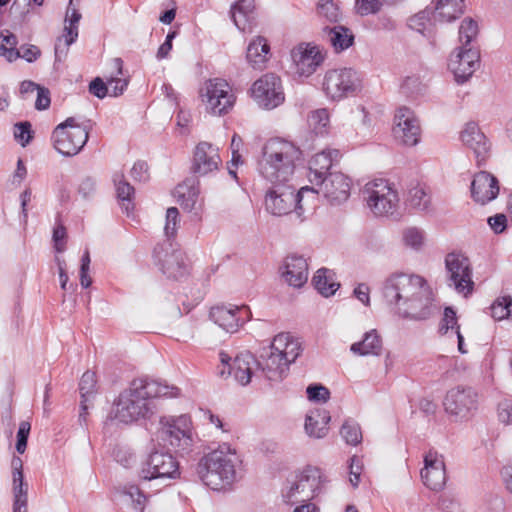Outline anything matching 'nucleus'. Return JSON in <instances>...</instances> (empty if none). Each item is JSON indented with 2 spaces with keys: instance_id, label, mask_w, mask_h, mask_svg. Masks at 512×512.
<instances>
[{
  "instance_id": "obj_1",
  "label": "nucleus",
  "mask_w": 512,
  "mask_h": 512,
  "mask_svg": "<svg viewBox=\"0 0 512 512\" xmlns=\"http://www.w3.org/2000/svg\"><path fill=\"white\" fill-rule=\"evenodd\" d=\"M301 155V150L292 142L272 138L264 144L257 168L267 181L291 180Z\"/></svg>"
},
{
  "instance_id": "obj_2",
  "label": "nucleus",
  "mask_w": 512,
  "mask_h": 512,
  "mask_svg": "<svg viewBox=\"0 0 512 512\" xmlns=\"http://www.w3.org/2000/svg\"><path fill=\"white\" fill-rule=\"evenodd\" d=\"M142 381L134 379L113 401L106 424L131 425L150 419L155 413L154 402L144 394Z\"/></svg>"
},
{
  "instance_id": "obj_3",
  "label": "nucleus",
  "mask_w": 512,
  "mask_h": 512,
  "mask_svg": "<svg viewBox=\"0 0 512 512\" xmlns=\"http://www.w3.org/2000/svg\"><path fill=\"white\" fill-rule=\"evenodd\" d=\"M271 187L267 189L264 198L265 210L273 216H285L294 213L296 218L302 222L305 219L306 208L303 204L305 194H318L314 188L308 186L298 191L291 183V180L269 181Z\"/></svg>"
},
{
  "instance_id": "obj_4",
  "label": "nucleus",
  "mask_w": 512,
  "mask_h": 512,
  "mask_svg": "<svg viewBox=\"0 0 512 512\" xmlns=\"http://www.w3.org/2000/svg\"><path fill=\"white\" fill-rule=\"evenodd\" d=\"M235 461V452L229 446L222 445L201 458L197 473L206 486L212 490H222L236 478Z\"/></svg>"
},
{
  "instance_id": "obj_5",
  "label": "nucleus",
  "mask_w": 512,
  "mask_h": 512,
  "mask_svg": "<svg viewBox=\"0 0 512 512\" xmlns=\"http://www.w3.org/2000/svg\"><path fill=\"white\" fill-rule=\"evenodd\" d=\"M91 128V121L80 125L74 117L67 118L52 132L51 140L54 148L66 157L77 155L87 143Z\"/></svg>"
},
{
  "instance_id": "obj_6",
  "label": "nucleus",
  "mask_w": 512,
  "mask_h": 512,
  "mask_svg": "<svg viewBox=\"0 0 512 512\" xmlns=\"http://www.w3.org/2000/svg\"><path fill=\"white\" fill-rule=\"evenodd\" d=\"M323 482L321 470L307 466L289 482V486L282 492V497L290 505L309 502L321 492Z\"/></svg>"
},
{
  "instance_id": "obj_7",
  "label": "nucleus",
  "mask_w": 512,
  "mask_h": 512,
  "mask_svg": "<svg viewBox=\"0 0 512 512\" xmlns=\"http://www.w3.org/2000/svg\"><path fill=\"white\" fill-rule=\"evenodd\" d=\"M425 279L418 275L394 273L383 283L382 295L386 303L393 307L395 313L401 307V302H407L424 284Z\"/></svg>"
},
{
  "instance_id": "obj_8",
  "label": "nucleus",
  "mask_w": 512,
  "mask_h": 512,
  "mask_svg": "<svg viewBox=\"0 0 512 512\" xmlns=\"http://www.w3.org/2000/svg\"><path fill=\"white\" fill-rule=\"evenodd\" d=\"M363 197L376 216L393 214L399 203L397 191L385 179L368 182L363 189Z\"/></svg>"
},
{
  "instance_id": "obj_9",
  "label": "nucleus",
  "mask_w": 512,
  "mask_h": 512,
  "mask_svg": "<svg viewBox=\"0 0 512 512\" xmlns=\"http://www.w3.org/2000/svg\"><path fill=\"white\" fill-rule=\"evenodd\" d=\"M322 89L330 100L340 101L356 94L360 80L351 68L332 69L325 73Z\"/></svg>"
},
{
  "instance_id": "obj_10",
  "label": "nucleus",
  "mask_w": 512,
  "mask_h": 512,
  "mask_svg": "<svg viewBox=\"0 0 512 512\" xmlns=\"http://www.w3.org/2000/svg\"><path fill=\"white\" fill-rule=\"evenodd\" d=\"M464 0H437L432 2L425 10L419 12L409 20V26L421 31L419 26L423 25V20L429 18L433 22L449 23L453 22L464 13Z\"/></svg>"
},
{
  "instance_id": "obj_11",
  "label": "nucleus",
  "mask_w": 512,
  "mask_h": 512,
  "mask_svg": "<svg viewBox=\"0 0 512 512\" xmlns=\"http://www.w3.org/2000/svg\"><path fill=\"white\" fill-rule=\"evenodd\" d=\"M160 424L159 437L165 445L176 451H185L191 446L190 420L186 415L163 417Z\"/></svg>"
},
{
  "instance_id": "obj_12",
  "label": "nucleus",
  "mask_w": 512,
  "mask_h": 512,
  "mask_svg": "<svg viewBox=\"0 0 512 512\" xmlns=\"http://www.w3.org/2000/svg\"><path fill=\"white\" fill-rule=\"evenodd\" d=\"M140 475L149 481L176 479L180 476L179 463L169 452L153 451L143 463Z\"/></svg>"
},
{
  "instance_id": "obj_13",
  "label": "nucleus",
  "mask_w": 512,
  "mask_h": 512,
  "mask_svg": "<svg viewBox=\"0 0 512 512\" xmlns=\"http://www.w3.org/2000/svg\"><path fill=\"white\" fill-rule=\"evenodd\" d=\"M445 266L450 281L458 293L465 296L472 293L474 282L472 281V269L469 259L458 253H449L445 258Z\"/></svg>"
},
{
  "instance_id": "obj_14",
  "label": "nucleus",
  "mask_w": 512,
  "mask_h": 512,
  "mask_svg": "<svg viewBox=\"0 0 512 512\" xmlns=\"http://www.w3.org/2000/svg\"><path fill=\"white\" fill-rule=\"evenodd\" d=\"M433 293L426 280L407 302H401L396 312L404 319L422 321L428 319L434 311Z\"/></svg>"
},
{
  "instance_id": "obj_15",
  "label": "nucleus",
  "mask_w": 512,
  "mask_h": 512,
  "mask_svg": "<svg viewBox=\"0 0 512 512\" xmlns=\"http://www.w3.org/2000/svg\"><path fill=\"white\" fill-rule=\"evenodd\" d=\"M251 92L257 104L268 110L276 108L285 99L281 79L272 73L265 74L255 81Z\"/></svg>"
},
{
  "instance_id": "obj_16",
  "label": "nucleus",
  "mask_w": 512,
  "mask_h": 512,
  "mask_svg": "<svg viewBox=\"0 0 512 512\" xmlns=\"http://www.w3.org/2000/svg\"><path fill=\"white\" fill-rule=\"evenodd\" d=\"M201 96L210 112L219 116L226 114L235 101L228 83L222 79L209 80L201 91Z\"/></svg>"
},
{
  "instance_id": "obj_17",
  "label": "nucleus",
  "mask_w": 512,
  "mask_h": 512,
  "mask_svg": "<svg viewBox=\"0 0 512 512\" xmlns=\"http://www.w3.org/2000/svg\"><path fill=\"white\" fill-rule=\"evenodd\" d=\"M443 405L447 413L465 418L477 410L478 395L471 387L457 386L447 392Z\"/></svg>"
},
{
  "instance_id": "obj_18",
  "label": "nucleus",
  "mask_w": 512,
  "mask_h": 512,
  "mask_svg": "<svg viewBox=\"0 0 512 512\" xmlns=\"http://www.w3.org/2000/svg\"><path fill=\"white\" fill-rule=\"evenodd\" d=\"M460 139L473 152L477 166L484 165L491 155V142L479 125L473 121L466 123L460 132Z\"/></svg>"
},
{
  "instance_id": "obj_19",
  "label": "nucleus",
  "mask_w": 512,
  "mask_h": 512,
  "mask_svg": "<svg viewBox=\"0 0 512 512\" xmlns=\"http://www.w3.org/2000/svg\"><path fill=\"white\" fill-rule=\"evenodd\" d=\"M209 316L223 330L234 333L249 320L250 311L246 306L219 305L211 308Z\"/></svg>"
},
{
  "instance_id": "obj_20",
  "label": "nucleus",
  "mask_w": 512,
  "mask_h": 512,
  "mask_svg": "<svg viewBox=\"0 0 512 512\" xmlns=\"http://www.w3.org/2000/svg\"><path fill=\"white\" fill-rule=\"evenodd\" d=\"M219 357L223 365V369L219 371L221 376H224L225 368L228 367L227 373L233 375L239 384L245 386L250 383L254 368H257V360L251 353H240L232 363H230L231 357L225 352H220Z\"/></svg>"
},
{
  "instance_id": "obj_21",
  "label": "nucleus",
  "mask_w": 512,
  "mask_h": 512,
  "mask_svg": "<svg viewBox=\"0 0 512 512\" xmlns=\"http://www.w3.org/2000/svg\"><path fill=\"white\" fill-rule=\"evenodd\" d=\"M480 65V53L473 47H460L449 60V68L455 76L457 83L466 82Z\"/></svg>"
},
{
  "instance_id": "obj_22",
  "label": "nucleus",
  "mask_w": 512,
  "mask_h": 512,
  "mask_svg": "<svg viewBox=\"0 0 512 512\" xmlns=\"http://www.w3.org/2000/svg\"><path fill=\"white\" fill-rule=\"evenodd\" d=\"M420 475L424 485L429 489L442 490L447 481L443 456L435 450H429L424 456V467Z\"/></svg>"
},
{
  "instance_id": "obj_23",
  "label": "nucleus",
  "mask_w": 512,
  "mask_h": 512,
  "mask_svg": "<svg viewBox=\"0 0 512 512\" xmlns=\"http://www.w3.org/2000/svg\"><path fill=\"white\" fill-rule=\"evenodd\" d=\"M154 257L168 278L179 280L189 273L186 257L181 250L172 249L171 253H168L163 246H157L154 249Z\"/></svg>"
},
{
  "instance_id": "obj_24",
  "label": "nucleus",
  "mask_w": 512,
  "mask_h": 512,
  "mask_svg": "<svg viewBox=\"0 0 512 512\" xmlns=\"http://www.w3.org/2000/svg\"><path fill=\"white\" fill-rule=\"evenodd\" d=\"M222 163L219 150L208 142H200L194 150L191 172L196 176H206L219 169Z\"/></svg>"
},
{
  "instance_id": "obj_25",
  "label": "nucleus",
  "mask_w": 512,
  "mask_h": 512,
  "mask_svg": "<svg viewBox=\"0 0 512 512\" xmlns=\"http://www.w3.org/2000/svg\"><path fill=\"white\" fill-rule=\"evenodd\" d=\"M395 138L403 145L415 146L420 140V125L413 111L401 107L395 114Z\"/></svg>"
},
{
  "instance_id": "obj_26",
  "label": "nucleus",
  "mask_w": 512,
  "mask_h": 512,
  "mask_svg": "<svg viewBox=\"0 0 512 512\" xmlns=\"http://www.w3.org/2000/svg\"><path fill=\"white\" fill-rule=\"evenodd\" d=\"M320 191L331 205H340L346 202L350 196V179L341 172H330L319 183Z\"/></svg>"
},
{
  "instance_id": "obj_27",
  "label": "nucleus",
  "mask_w": 512,
  "mask_h": 512,
  "mask_svg": "<svg viewBox=\"0 0 512 512\" xmlns=\"http://www.w3.org/2000/svg\"><path fill=\"white\" fill-rule=\"evenodd\" d=\"M292 58L296 66V73L305 77L312 75L324 60L320 49L311 45H300L292 52Z\"/></svg>"
},
{
  "instance_id": "obj_28",
  "label": "nucleus",
  "mask_w": 512,
  "mask_h": 512,
  "mask_svg": "<svg viewBox=\"0 0 512 512\" xmlns=\"http://www.w3.org/2000/svg\"><path fill=\"white\" fill-rule=\"evenodd\" d=\"M290 365L291 363L267 348L257 360V371H260L269 381L278 382L287 376Z\"/></svg>"
},
{
  "instance_id": "obj_29",
  "label": "nucleus",
  "mask_w": 512,
  "mask_h": 512,
  "mask_svg": "<svg viewBox=\"0 0 512 512\" xmlns=\"http://www.w3.org/2000/svg\"><path fill=\"white\" fill-rule=\"evenodd\" d=\"M473 199L482 205L494 200L499 194V183L495 176L487 171H480L471 183Z\"/></svg>"
},
{
  "instance_id": "obj_30",
  "label": "nucleus",
  "mask_w": 512,
  "mask_h": 512,
  "mask_svg": "<svg viewBox=\"0 0 512 512\" xmlns=\"http://www.w3.org/2000/svg\"><path fill=\"white\" fill-rule=\"evenodd\" d=\"M199 181L195 177H191L177 185L175 188V197L181 207L198 215L202 209V200L199 198Z\"/></svg>"
},
{
  "instance_id": "obj_31",
  "label": "nucleus",
  "mask_w": 512,
  "mask_h": 512,
  "mask_svg": "<svg viewBox=\"0 0 512 512\" xmlns=\"http://www.w3.org/2000/svg\"><path fill=\"white\" fill-rule=\"evenodd\" d=\"M281 269L285 282L292 287L300 288L308 280V264L302 256H287Z\"/></svg>"
},
{
  "instance_id": "obj_32",
  "label": "nucleus",
  "mask_w": 512,
  "mask_h": 512,
  "mask_svg": "<svg viewBox=\"0 0 512 512\" xmlns=\"http://www.w3.org/2000/svg\"><path fill=\"white\" fill-rule=\"evenodd\" d=\"M340 152L337 149L323 150L312 157L309 163L308 178L312 184L318 185L325 177L333 164L338 161Z\"/></svg>"
},
{
  "instance_id": "obj_33",
  "label": "nucleus",
  "mask_w": 512,
  "mask_h": 512,
  "mask_svg": "<svg viewBox=\"0 0 512 512\" xmlns=\"http://www.w3.org/2000/svg\"><path fill=\"white\" fill-rule=\"evenodd\" d=\"M321 38L328 43L336 53L347 50L354 44V34L343 25L325 26L321 30Z\"/></svg>"
},
{
  "instance_id": "obj_34",
  "label": "nucleus",
  "mask_w": 512,
  "mask_h": 512,
  "mask_svg": "<svg viewBox=\"0 0 512 512\" xmlns=\"http://www.w3.org/2000/svg\"><path fill=\"white\" fill-rule=\"evenodd\" d=\"M268 349L291 364L302 352L300 342L290 333L285 332L276 335Z\"/></svg>"
},
{
  "instance_id": "obj_35",
  "label": "nucleus",
  "mask_w": 512,
  "mask_h": 512,
  "mask_svg": "<svg viewBox=\"0 0 512 512\" xmlns=\"http://www.w3.org/2000/svg\"><path fill=\"white\" fill-rule=\"evenodd\" d=\"M254 7V0H240L231 6V18L240 31L251 32Z\"/></svg>"
},
{
  "instance_id": "obj_36",
  "label": "nucleus",
  "mask_w": 512,
  "mask_h": 512,
  "mask_svg": "<svg viewBox=\"0 0 512 512\" xmlns=\"http://www.w3.org/2000/svg\"><path fill=\"white\" fill-rule=\"evenodd\" d=\"M330 414L325 409H315L306 415L305 431L309 437L320 439L328 433Z\"/></svg>"
},
{
  "instance_id": "obj_37",
  "label": "nucleus",
  "mask_w": 512,
  "mask_h": 512,
  "mask_svg": "<svg viewBox=\"0 0 512 512\" xmlns=\"http://www.w3.org/2000/svg\"><path fill=\"white\" fill-rule=\"evenodd\" d=\"M383 343L377 330L372 329L364 334L361 341L351 345L350 351L359 356H379L382 352Z\"/></svg>"
},
{
  "instance_id": "obj_38",
  "label": "nucleus",
  "mask_w": 512,
  "mask_h": 512,
  "mask_svg": "<svg viewBox=\"0 0 512 512\" xmlns=\"http://www.w3.org/2000/svg\"><path fill=\"white\" fill-rule=\"evenodd\" d=\"M270 46L262 36L256 37L247 47V61L255 69H262L268 60Z\"/></svg>"
},
{
  "instance_id": "obj_39",
  "label": "nucleus",
  "mask_w": 512,
  "mask_h": 512,
  "mask_svg": "<svg viewBox=\"0 0 512 512\" xmlns=\"http://www.w3.org/2000/svg\"><path fill=\"white\" fill-rule=\"evenodd\" d=\"M113 182L116 187V194L121 208L129 215L134 209V187L125 180L123 173H115L113 175Z\"/></svg>"
},
{
  "instance_id": "obj_40",
  "label": "nucleus",
  "mask_w": 512,
  "mask_h": 512,
  "mask_svg": "<svg viewBox=\"0 0 512 512\" xmlns=\"http://www.w3.org/2000/svg\"><path fill=\"white\" fill-rule=\"evenodd\" d=\"M95 387H96V375L94 372L86 371L79 383V391L81 394V405H80V414H79V420L80 421H86V415H87V402L90 400V398L95 393Z\"/></svg>"
},
{
  "instance_id": "obj_41",
  "label": "nucleus",
  "mask_w": 512,
  "mask_h": 512,
  "mask_svg": "<svg viewBox=\"0 0 512 512\" xmlns=\"http://www.w3.org/2000/svg\"><path fill=\"white\" fill-rule=\"evenodd\" d=\"M142 381L143 390L146 397L149 400L153 401L154 398L159 397H177L179 395V388L175 386H169L167 384H163L157 380L152 379H139Z\"/></svg>"
},
{
  "instance_id": "obj_42",
  "label": "nucleus",
  "mask_w": 512,
  "mask_h": 512,
  "mask_svg": "<svg viewBox=\"0 0 512 512\" xmlns=\"http://www.w3.org/2000/svg\"><path fill=\"white\" fill-rule=\"evenodd\" d=\"M0 55L5 56L8 61L12 62L18 58H23L31 63L41 55L40 49L35 45H22L19 49L8 48L0 45Z\"/></svg>"
},
{
  "instance_id": "obj_43",
  "label": "nucleus",
  "mask_w": 512,
  "mask_h": 512,
  "mask_svg": "<svg viewBox=\"0 0 512 512\" xmlns=\"http://www.w3.org/2000/svg\"><path fill=\"white\" fill-rule=\"evenodd\" d=\"M313 284L316 290L325 297L332 296L339 288V284L334 281L330 271L326 268H321L316 272Z\"/></svg>"
},
{
  "instance_id": "obj_44",
  "label": "nucleus",
  "mask_w": 512,
  "mask_h": 512,
  "mask_svg": "<svg viewBox=\"0 0 512 512\" xmlns=\"http://www.w3.org/2000/svg\"><path fill=\"white\" fill-rule=\"evenodd\" d=\"M407 201L412 208L419 211H427L431 203L430 196L426 193L424 188L420 186L413 187L409 190Z\"/></svg>"
},
{
  "instance_id": "obj_45",
  "label": "nucleus",
  "mask_w": 512,
  "mask_h": 512,
  "mask_svg": "<svg viewBox=\"0 0 512 512\" xmlns=\"http://www.w3.org/2000/svg\"><path fill=\"white\" fill-rule=\"evenodd\" d=\"M13 492V512H27V484L24 477L21 480L13 479Z\"/></svg>"
},
{
  "instance_id": "obj_46",
  "label": "nucleus",
  "mask_w": 512,
  "mask_h": 512,
  "mask_svg": "<svg viewBox=\"0 0 512 512\" xmlns=\"http://www.w3.org/2000/svg\"><path fill=\"white\" fill-rule=\"evenodd\" d=\"M491 315L495 320H503L512 317V297H498L491 305Z\"/></svg>"
},
{
  "instance_id": "obj_47",
  "label": "nucleus",
  "mask_w": 512,
  "mask_h": 512,
  "mask_svg": "<svg viewBox=\"0 0 512 512\" xmlns=\"http://www.w3.org/2000/svg\"><path fill=\"white\" fill-rule=\"evenodd\" d=\"M317 14L330 23H337L341 18L339 8L332 0H319Z\"/></svg>"
},
{
  "instance_id": "obj_48",
  "label": "nucleus",
  "mask_w": 512,
  "mask_h": 512,
  "mask_svg": "<svg viewBox=\"0 0 512 512\" xmlns=\"http://www.w3.org/2000/svg\"><path fill=\"white\" fill-rule=\"evenodd\" d=\"M310 128L315 134L326 133V128L329 124V114L326 109H318L312 111L308 117Z\"/></svg>"
},
{
  "instance_id": "obj_49",
  "label": "nucleus",
  "mask_w": 512,
  "mask_h": 512,
  "mask_svg": "<svg viewBox=\"0 0 512 512\" xmlns=\"http://www.w3.org/2000/svg\"><path fill=\"white\" fill-rule=\"evenodd\" d=\"M478 34V25L472 18H465L459 27V40L461 47H471L472 40Z\"/></svg>"
},
{
  "instance_id": "obj_50",
  "label": "nucleus",
  "mask_w": 512,
  "mask_h": 512,
  "mask_svg": "<svg viewBox=\"0 0 512 512\" xmlns=\"http://www.w3.org/2000/svg\"><path fill=\"white\" fill-rule=\"evenodd\" d=\"M340 434L347 444L357 445L362 440V433L358 423L347 420L343 423Z\"/></svg>"
},
{
  "instance_id": "obj_51",
  "label": "nucleus",
  "mask_w": 512,
  "mask_h": 512,
  "mask_svg": "<svg viewBox=\"0 0 512 512\" xmlns=\"http://www.w3.org/2000/svg\"><path fill=\"white\" fill-rule=\"evenodd\" d=\"M382 0H355V11L360 16L378 13L382 6Z\"/></svg>"
},
{
  "instance_id": "obj_52",
  "label": "nucleus",
  "mask_w": 512,
  "mask_h": 512,
  "mask_svg": "<svg viewBox=\"0 0 512 512\" xmlns=\"http://www.w3.org/2000/svg\"><path fill=\"white\" fill-rule=\"evenodd\" d=\"M65 35L63 37H59L55 44V54L61 51L62 44L64 48L68 49V47L74 43L78 37V27L77 26H66L64 28Z\"/></svg>"
},
{
  "instance_id": "obj_53",
  "label": "nucleus",
  "mask_w": 512,
  "mask_h": 512,
  "mask_svg": "<svg viewBox=\"0 0 512 512\" xmlns=\"http://www.w3.org/2000/svg\"><path fill=\"white\" fill-rule=\"evenodd\" d=\"M14 137L25 147L32 139L31 124L28 121L16 123L14 126Z\"/></svg>"
},
{
  "instance_id": "obj_54",
  "label": "nucleus",
  "mask_w": 512,
  "mask_h": 512,
  "mask_svg": "<svg viewBox=\"0 0 512 512\" xmlns=\"http://www.w3.org/2000/svg\"><path fill=\"white\" fill-rule=\"evenodd\" d=\"M179 212L176 207H170L166 212L165 235L168 239L174 237L177 231Z\"/></svg>"
},
{
  "instance_id": "obj_55",
  "label": "nucleus",
  "mask_w": 512,
  "mask_h": 512,
  "mask_svg": "<svg viewBox=\"0 0 512 512\" xmlns=\"http://www.w3.org/2000/svg\"><path fill=\"white\" fill-rule=\"evenodd\" d=\"M308 399L314 402H326L329 399V390L320 384L309 385L306 389Z\"/></svg>"
},
{
  "instance_id": "obj_56",
  "label": "nucleus",
  "mask_w": 512,
  "mask_h": 512,
  "mask_svg": "<svg viewBox=\"0 0 512 512\" xmlns=\"http://www.w3.org/2000/svg\"><path fill=\"white\" fill-rule=\"evenodd\" d=\"M403 240L405 245L417 250L422 246L424 237L419 229L409 228L404 232Z\"/></svg>"
},
{
  "instance_id": "obj_57",
  "label": "nucleus",
  "mask_w": 512,
  "mask_h": 512,
  "mask_svg": "<svg viewBox=\"0 0 512 512\" xmlns=\"http://www.w3.org/2000/svg\"><path fill=\"white\" fill-rule=\"evenodd\" d=\"M30 430L31 424L28 421H22L19 424V429L17 432L16 450L20 454H23L26 450Z\"/></svg>"
},
{
  "instance_id": "obj_58",
  "label": "nucleus",
  "mask_w": 512,
  "mask_h": 512,
  "mask_svg": "<svg viewBox=\"0 0 512 512\" xmlns=\"http://www.w3.org/2000/svg\"><path fill=\"white\" fill-rule=\"evenodd\" d=\"M498 420L505 424H512V399H503L497 406Z\"/></svg>"
},
{
  "instance_id": "obj_59",
  "label": "nucleus",
  "mask_w": 512,
  "mask_h": 512,
  "mask_svg": "<svg viewBox=\"0 0 512 512\" xmlns=\"http://www.w3.org/2000/svg\"><path fill=\"white\" fill-rule=\"evenodd\" d=\"M457 326H459V325L457 323V317H456L455 310L451 307H446L444 310V316H443L442 323L440 326V333L446 334L449 331V329L457 330Z\"/></svg>"
},
{
  "instance_id": "obj_60",
  "label": "nucleus",
  "mask_w": 512,
  "mask_h": 512,
  "mask_svg": "<svg viewBox=\"0 0 512 512\" xmlns=\"http://www.w3.org/2000/svg\"><path fill=\"white\" fill-rule=\"evenodd\" d=\"M130 174L135 181L146 182L149 179L147 163L144 161L136 162L133 165Z\"/></svg>"
},
{
  "instance_id": "obj_61",
  "label": "nucleus",
  "mask_w": 512,
  "mask_h": 512,
  "mask_svg": "<svg viewBox=\"0 0 512 512\" xmlns=\"http://www.w3.org/2000/svg\"><path fill=\"white\" fill-rule=\"evenodd\" d=\"M89 92L99 99H103L109 93V87L104 81L96 77L89 84Z\"/></svg>"
},
{
  "instance_id": "obj_62",
  "label": "nucleus",
  "mask_w": 512,
  "mask_h": 512,
  "mask_svg": "<svg viewBox=\"0 0 512 512\" xmlns=\"http://www.w3.org/2000/svg\"><path fill=\"white\" fill-rule=\"evenodd\" d=\"M349 469H350V478H349L350 483L352 484L353 487H357L360 482V475L362 472L361 460L358 457L353 456L350 460Z\"/></svg>"
},
{
  "instance_id": "obj_63",
  "label": "nucleus",
  "mask_w": 512,
  "mask_h": 512,
  "mask_svg": "<svg viewBox=\"0 0 512 512\" xmlns=\"http://www.w3.org/2000/svg\"><path fill=\"white\" fill-rule=\"evenodd\" d=\"M96 191V181L94 178L87 176L82 179L79 184L78 192L83 198H89Z\"/></svg>"
},
{
  "instance_id": "obj_64",
  "label": "nucleus",
  "mask_w": 512,
  "mask_h": 512,
  "mask_svg": "<svg viewBox=\"0 0 512 512\" xmlns=\"http://www.w3.org/2000/svg\"><path fill=\"white\" fill-rule=\"evenodd\" d=\"M126 494L131 498L136 509L142 511L146 502L145 495L137 486H130Z\"/></svg>"
}]
</instances>
